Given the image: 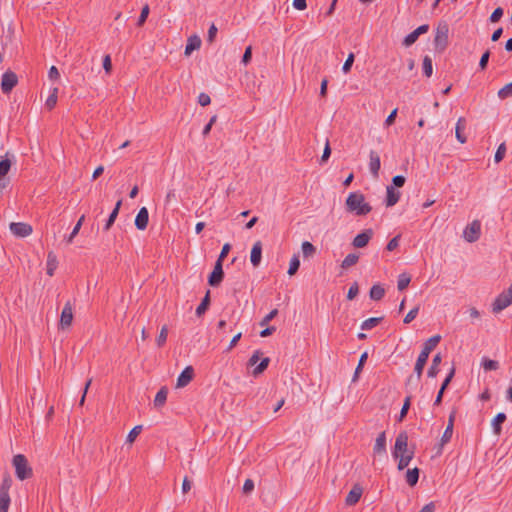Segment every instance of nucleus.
<instances>
[{
  "label": "nucleus",
  "mask_w": 512,
  "mask_h": 512,
  "mask_svg": "<svg viewBox=\"0 0 512 512\" xmlns=\"http://www.w3.org/2000/svg\"><path fill=\"white\" fill-rule=\"evenodd\" d=\"M490 51L489 50H486L481 58H480V61H479V67L481 70H485L487 68V65H488V62H489V58H490Z\"/></svg>",
  "instance_id": "nucleus-52"
},
{
  "label": "nucleus",
  "mask_w": 512,
  "mask_h": 512,
  "mask_svg": "<svg viewBox=\"0 0 512 512\" xmlns=\"http://www.w3.org/2000/svg\"><path fill=\"white\" fill-rule=\"evenodd\" d=\"M354 61H355V55H354V53L351 52V53L348 54V56H347V58H346V60H345V62L343 64V66H342V71L345 74L350 72V70H351V68L353 66Z\"/></svg>",
  "instance_id": "nucleus-45"
},
{
  "label": "nucleus",
  "mask_w": 512,
  "mask_h": 512,
  "mask_svg": "<svg viewBox=\"0 0 512 512\" xmlns=\"http://www.w3.org/2000/svg\"><path fill=\"white\" fill-rule=\"evenodd\" d=\"M201 46V39L197 35L190 36L185 46L184 54L189 56L194 50L199 49Z\"/></svg>",
  "instance_id": "nucleus-20"
},
{
  "label": "nucleus",
  "mask_w": 512,
  "mask_h": 512,
  "mask_svg": "<svg viewBox=\"0 0 512 512\" xmlns=\"http://www.w3.org/2000/svg\"><path fill=\"white\" fill-rule=\"evenodd\" d=\"M373 234L374 232L371 228L363 230L361 233L357 234L353 239V246L356 248H364L369 243Z\"/></svg>",
  "instance_id": "nucleus-11"
},
{
  "label": "nucleus",
  "mask_w": 512,
  "mask_h": 512,
  "mask_svg": "<svg viewBox=\"0 0 512 512\" xmlns=\"http://www.w3.org/2000/svg\"><path fill=\"white\" fill-rule=\"evenodd\" d=\"M85 220V215H82L79 220L77 221L76 225L74 226L72 232L67 237L66 241L68 244L72 243L74 237L79 233V230L81 229V226Z\"/></svg>",
  "instance_id": "nucleus-35"
},
{
  "label": "nucleus",
  "mask_w": 512,
  "mask_h": 512,
  "mask_svg": "<svg viewBox=\"0 0 512 512\" xmlns=\"http://www.w3.org/2000/svg\"><path fill=\"white\" fill-rule=\"evenodd\" d=\"M512 304V290H504L492 302L491 308L494 314H498Z\"/></svg>",
  "instance_id": "nucleus-5"
},
{
  "label": "nucleus",
  "mask_w": 512,
  "mask_h": 512,
  "mask_svg": "<svg viewBox=\"0 0 512 512\" xmlns=\"http://www.w3.org/2000/svg\"><path fill=\"white\" fill-rule=\"evenodd\" d=\"M168 395V389L166 386H163L160 388V390L157 392L155 399H154V406L155 407H162L166 403Z\"/></svg>",
  "instance_id": "nucleus-28"
},
{
  "label": "nucleus",
  "mask_w": 512,
  "mask_h": 512,
  "mask_svg": "<svg viewBox=\"0 0 512 512\" xmlns=\"http://www.w3.org/2000/svg\"><path fill=\"white\" fill-rule=\"evenodd\" d=\"M418 311H419V307L418 306H416L413 309H411L407 313V315L405 316L404 323L408 324V323L412 322L416 318V316L418 314Z\"/></svg>",
  "instance_id": "nucleus-57"
},
{
  "label": "nucleus",
  "mask_w": 512,
  "mask_h": 512,
  "mask_svg": "<svg viewBox=\"0 0 512 512\" xmlns=\"http://www.w3.org/2000/svg\"><path fill=\"white\" fill-rule=\"evenodd\" d=\"M406 178L403 175H396L392 178V185L394 188H401L404 186Z\"/></svg>",
  "instance_id": "nucleus-55"
},
{
  "label": "nucleus",
  "mask_w": 512,
  "mask_h": 512,
  "mask_svg": "<svg viewBox=\"0 0 512 512\" xmlns=\"http://www.w3.org/2000/svg\"><path fill=\"white\" fill-rule=\"evenodd\" d=\"M358 259H359V257L356 254L350 253L344 258V260L342 262V267L348 268L350 266H353L357 263Z\"/></svg>",
  "instance_id": "nucleus-43"
},
{
  "label": "nucleus",
  "mask_w": 512,
  "mask_h": 512,
  "mask_svg": "<svg viewBox=\"0 0 512 512\" xmlns=\"http://www.w3.org/2000/svg\"><path fill=\"white\" fill-rule=\"evenodd\" d=\"M506 414L503 413V412H500L498 413L492 420V428H493V432L495 435H500L501 434V425L505 422L506 420Z\"/></svg>",
  "instance_id": "nucleus-25"
},
{
  "label": "nucleus",
  "mask_w": 512,
  "mask_h": 512,
  "mask_svg": "<svg viewBox=\"0 0 512 512\" xmlns=\"http://www.w3.org/2000/svg\"><path fill=\"white\" fill-rule=\"evenodd\" d=\"M300 267V260L298 258V256L294 255L291 260H290V263H289V269H288V274L289 275H294L298 269Z\"/></svg>",
  "instance_id": "nucleus-41"
},
{
  "label": "nucleus",
  "mask_w": 512,
  "mask_h": 512,
  "mask_svg": "<svg viewBox=\"0 0 512 512\" xmlns=\"http://www.w3.org/2000/svg\"><path fill=\"white\" fill-rule=\"evenodd\" d=\"M481 235V223L479 220H474L466 226L463 232V237L469 243L476 242Z\"/></svg>",
  "instance_id": "nucleus-7"
},
{
  "label": "nucleus",
  "mask_w": 512,
  "mask_h": 512,
  "mask_svg": "<svg viewBox=\"0 0 512 512\" xmlns=\"http://www.w3.org/2000/svg\"><path fill=\"white\" fill-rule=\"evenodd\" d=\"M18 84V76L11 70L3 73L1 78V90L4 94H9Z\"/></svg>",
  "instance_id": "nucleus-6"
},
{
  "label": "nucleus",
  "mask_w": 512,
  "mask_h": 512,
  "mask_svg": "<svg viewBox=\"0 0 512 512\" xmlns=\"http://www.w3.org/2000/svg\"><path fill=\"white\" fill-rule=\"evenodd\" d=\"M419 38V34L416 33V31H412L411 33H409L403 40L402 44L405 46V47H410L411 45H413Z\"/></svg>",
  "instance_id": "nucleus-46"
},
{
  "label": "nucleus",
  "mask_w": 512,
  "mask_h": 512,
  "mask_svg": "<svg viewBox=\"0 0 512 512\" xmlns=\"http://www.w3.org/2000/svg\"><path fill=\"white\" fill-rule=\"evenodd\" d=\"M231 250V244L225 243L216 261H220L223 264L224 259L227 257Z\"/></svg>",
  "instance_id": "nucleus-54"
},
{
  "label": "nucleus",
  "mask_w": 512,
  "mask_h": 512,
  "mask_svg": "<svg viewBox=\"0 0 512 512\" xmlns=\"http://www.w3.org/2000/svg\"><path fill=\"white\" fill-rule=\"evenodd\" d=\"M482 367L485 371H493L499 368V363L495 360L484 357L481 362Z\"/></svg>",
  "instance_id": "nucleus-36"
},
{
  "label": "nucleus",
  "mask_w": 512,
  "mask_h": 512,
  "mask_svg": "<svg viewBox=\"0 0 512 512\" xmlns=\"http://www.w3.org/2000/svg\"><path fill=\"white\" fill-rule=\"evenodd\" d=\"M455 416H456L455 411H452L449 415L447 427H446V429L442 435V438H441L442 445L449 442L452 437Z\"/></svg>",
  "instance_id": "nucleus-18"
},
{
  "label": "nucleus",
  "mask_w": 512,
  "mask_h": 512,
  "mask_svg": "<svg viewBox=\"0 0 512 512\" xmlns=\"http://www.w3.org/2000/svg\"><path fill=\"white\" fill-rule=\"evenodd\" d=\"M48 77L51 81H56L60 78V73L56 66H51L48 71Z\"/></svg>",
  "instance_id": "nucleus-63"
},
{
  "label": "nucleus",
  "mask_w": 512,
  "mask_h": 512,
  "mask_svg": "<svg viewBox=\"0 0 512 512\" xmlns=\"http://www.w3.org/2000/svg\"><path fill=\"white\" fill-rule=\"evenodd\" d=\"M209 305H210V290H207L206 295L204 296L201 303L196 308V315L198 317L203 316L206 313V311L208 310Z\"/></svg>",
  "instance_id": "nucleus-29"
},
{
  "label": "nucleus",
  "mask_w": 512,
  "mask_h": 512,
  "mask_svg": "<svg viewBox=\"0 0 512 512\" xmlns=\"http://www.w3.org/2000/svg\"><path fill=\"white\" fill-rule=\"evenodd\" d=\"M506 150H507V148H506V144L504 142L498 146V148L495 152V155H494L495 163H500L503 160V158L505 157V154H506Z\"/></svg>",
  "instance_id": "nucleus-39"
},
{
  "label": "nucleus",
  "mask_w": 512,
  "mask_h": 512,
  "mask_svg": "<svg viewBox=\"0 0 512 512\" xmlns=\"http://www.w3.org/2000/svg\"><path fill=\"white\" fill-rule=\"evenodd\" d=\"M141 431H142L141 425H137V426L133 427L127 435L126 442H128L130 444L133 443L135 441V439L137 438V436L141 433Z\"/></svg>",
  "instance_id": "nucleus-44"
},
{
  "label": "nucleus",
  "mask_w": 512,
  "mask_h": 512,
  "mask_svg": "<svg viewBox=\"0 0 512 512\" xmlns=\"http://www.w3.org/2000/svg\"><path fill=\"white\" fill-rule=\"evenodd\" d=\"M411 282V275L407 272L401 273L397 279V288H407Z\"/></svg>",
  "instance_id": "nucleus-33"
},
{
  "label": "nucleus",
  "mask_w": 512,
  "mask_h": 512,
  "mask_svg": "<svg viewBox=\"0 0 512 512\" xmlns=\"http://www.w3.org/2000/svg\"><path fill=\"white\" fill-rule=\"evenodd\" d=\"M380 167L381 161L379 154L376 151L371 150L369 153V170L373 177L378 178Z\"/></svg>",
  "instance_id": "nucleus-14"
},
{
  "label": "nucleus",
  "mask_w": 512,
  "mask_h": 512,
  "mask_svg": "<svg viewBox=\"0 0 512 512\" xmlns=\"http://www.w3.org/2000/svg\"><path fill=\"white\" fill-rule=\"evenodd\" d=\"M73 321V304L70 300H68L62 310L59 325L62 329L68 328L71 326Z\"/></svg>",
  "instance_id": "nucleus-8"
},
{
  "label": "nucleus",
  "mask_w": 512,
  "mask_h": 512,
  "mask_svg": "<svg viewBox=\"0 0 512 512\" xmlns=\"http://www.w3.org/2000/svg\"><path fill=\"white\" fill-rule=\"evenodd\" d=\"M374 454H385L386 453V434L381 432L375 441L373 447Z\"/></svg>",
  "instance_id": "nucleus-21"
},
{
  "label": "nucleus",
  "mask_w": 512,
  "mask_h": 512,
  "mask_svg": "<svg viewBox=\"0 0 512 512\" xmlns=\"http://www.w3.org/2000/svg\"><path fill=\"white\" fill-rule=\"evenodd\" d=\"M148 223H149V212H148V209L146 207H142L140 208V210L138 211L136 217H135V227L138 229V230H145L148 226Z\"/></svg>",
  "instance_id": "nucleus-12"
},
{
  "label": "nucleus",
  "mask_w": 512,
  "mask_h": 512,
  "mask_svg": "<svg viewBox=\"0 0 512 512\" xmlns=\"http://www.w3.org/2000/svg\"><path fill=\"white\" fill-rule=\"evenodd\" d=\"M503 13H504L503 8H501V7H497V8L492 12V14H491V15H490V17H489L490 22H492V23H496V22L500 21V19H501V18H502V16H503Z\"/></svg>",
  "instance_id": "nucleus-50"
},
{
  "label": "nucleus",
  "mask_w": 512,
  "mask_h": 512,
  "mask_svg": "<svg viewBox=\"0 0 512 512\" xmlns=\"http://www.w3.org/2000/svg\"><path fill=\"white\" fill-rule=\"evenodd\" d=\"M58 88H54L53 92L48 96L45 106L48 110H52L57 103Z\"/></svg>",
  "instance_id": "nucleus-38"
},
{
  "label": "nucleus",
  "mask_w": 512,
  "mask_h": 512,
  "mask_svg": "<svg viewBox=\"0 0 512 512\" xmlns=\"http://www.w3.org/2000/svg\"><path fill=\"white\" fill-rule=\"evenodd\" d=\"M224 278L223 264L216 261L213 271L208 276V284L212 287L220 285Z\"/></svg>",
  "instance_id": "nucleus-10"
},
{
  "label": "nucleus",
  "mask_w": 512,
  "mask_h": 512,
  "mask_svg": "<svg viewBox=\"0 0 512 512\" xmlns=\"http://www.w3.org/2000/svg\"><path fill=\"white\" fill-rule=\"evenodd\" d=\"M261 259H262V243H261V241L258 240L252 246L251 253H250V261L254 267H258L261 263Z\"/></svg>",
  "instance_id": "nucleus-16"
},
{
  "label": "nucleus",
  "mask_w": 512,
  "mask_h": 512,
  "mask_svg": "<svg viewBox=\"0 0 512 512\" xmlns=\"http://www.w3.org/2000/svg\"><path fill=\"white\" fill-rule=\"evenodd\" d=\"M498 97L500 99H506L512 97V82L506 84L498 91Z\"/></svg>",
  "instance_id": "nucleus-40"
},
{
  "label": "nucleus",
  "mask_w": 512,
  "mask_h": 512,
  "mask_svg": "<svg viewBox=\"0 0 512 512\" xmlns=\"http://www.w3.org/2000/svg\"><path fill=\"white\" fill-rule=\"evenodd\" d=\"M368 358V354L367 352H364L361 356H360V359H359V362H358V365L355 369V373L353 375V378H352V381L353 382H356L357 379H358V376H359V373L361 372L366 360Z\"/></svg>",
  "instance_id": "nucleus-37"
},
{
  "label": "nucleus",
  "mask_w": 512,
  "mask_h": 512,
  "mask_svg": "<svg viewBox=\"0 0 512 512\" xmlns=\"http://www.w3.org/2000/svg\"><path fill=\"white\" fill-rule=\"evenodd\" d=\"M251 59H252V47L248 46V47H246V49L244 51L241 62L244 65H247L251 61Z\"/></svg>",
  "instance_id": "nucleus-61"
},
{
  "label": "nucleus",
  "mask_w": 512,
  "mask_h": 512,
  "mask_svg": "<svg viewBox=\"0 0 512 512\" xmlns=\"http://www.w3.org/2000/svg\"><path fill=\"white\" fill-rule=\"evenodd\" d=\"M440 340H441L440 335H434V336L430 337L428 340L425 341L421 353H424L425 355L429 356L431 351L438 345Z\"/></svg>",
  "instance_id": "nucleus-22"
},
{
  "label": "nucleus",
  "mask_w": 512,
  "mask_h": 512,
  "mask_svg": "<svg viewBox=\"0 0 512 512\" xmlns=\"http://www.w3.org/2000/svg\"><path fill=\"white\" fill-rule=\"evenodd\" d=\"M278 314V310L277 309H273L272 311H270L261 321H260V325L261 326H266L274 317H276V315Z\"/></svg>",
  "instance_id": "nucleus-59"
},
{
  "label": "nucleus",
  "mask_w": 512,
  "mask_h": 512,
  "mask_svg": "<svg viewBox=\"0 0 512 512\" xmlns=\"http://www.w3.org/2000/svg\"><path fill=\"white\" fill-rule=\"evenodd\" d=\"M428 357L427 355H425L424 353H421L419 354L417 360H416V363H415V367H414V372L416 373V376H417V380H420L421 376H422V373H423V369L427 363V360H428Z\"/></svg>",
  "instance_id": "nucleus-24"
},
{
  "label": "nucleus",
  "mask_w": 512,
  "mask_h": 512,
  "mask_svg": "<svg viewBox=\"0 0 512 512\" xmlns=\"http://www.w3.org/2000/svg\"><path fill=\"white\" fill-rule=\"evenodd\" d=\"M198 103L201 105V106H207L211 103V98L208 94L202 92L199 94L198 96Z\"/></svg>",
  "instance_id": "nucleus-62"
},
{
  "label": "nucleus",
  "mask_w": 512,
  "mask_h": 512,
  "mask_svg": "<svg viewBox=\"0 0 512 512\" xmlns=\"http://www.w3.org/2000/svg\"><path fill=\"white\" fill-rule=\"evenodd\" d=\"M118 214H119V213H117L116 211H112V212L110 213V215H109L108 219L106 220L105 225H104V227H103V230H104V231H106V232H107V231H109V230H110V228L113 226V224H114L115 220L117 219Z\"/></svg>",
  "instance_id": "nucleus-49"
},
{
  "label": "nucleus",
  "mask_w": 512,
  "mask_h": 512,
  "mask_svg": "<svg viewBox=\"0 0 512 512\" xmlns=\"http://www.w3.org/2000/svg\"><path fill=\"white\" fill-rule=\"evenodd\" d=\"M347 212L354 213L356 216H366L372 211V206L365 202V197L361 192H351L345 201Z\"/></svg>",
  "instance_id": "nucleus-2"
},
{
  "label": "nucleus",
  "mask_w": 512,
  "mask_h": 512,
  "mask_svg": "<svg viewBox=\"0 0 512 512\" xmlns=\"http://www.w3.org/2000/svg\"><path fill=\"white\" fill-rule=\"evenodd\" d=\"M315 251H316V248L312 243H310L308 241H304L302 243V252H303L304 257L312 256L315 253Z\"/></svg>",
  "instance_id": "nucleus-42"
},
{
  "label": "nucleus",
  "mask_w": 512,
  "mask_h": 512,
  "mask_svg": "<svg viewBox=\"0 0 512 512\" xmlns=\"http://www.w3.org/2000/svg\"><path fill=\"white\" fill-rule=\"evenodd\" d=\"M194 377V369L192 366H187L178 376L176 387L183 388L187 386Z\"/></svg>",
  "instance_id": "nucleus-13"
},
{
  "label": "nucleus",
  "mask_w": 512,
  "mask_h": 512,
  "mask_svg": "<svg viewBox=\"0 0 512 512\" xmlns=\"http://www.w3.org/2000/svg\"><path fill=\"white\" fill-rule=\"evenodd\" d=\"M167 335L168 329L166 326H163L156 340L158 346H162L166 342Z\"/></svg>",
  "instance_id": "nucleus-51"
},
{
  "label": "nucleus",
  "mask_w": 512,
  "mask_h": 512,
  "mask_svg": "<svg viewBox=\"0 0 512 512\" xmlns=\"http://www.w3.org/2000/svg\"><path fill=\"white\" fill-rule=\"evenodd\" d=\"M400 238H401V235L398 234L396 235L395 237H393L387 244L386 246V250L387 251H393L395 250L398 246H399V241H400Z\"/></svg>",
  "instance_id": "nucleus-53"
},
{
  "label": "nucleus",
  "mask_w": 512,
  "mask_h": 512,
  "mask_svg": "<svg viewBox=\"0 0 512 512\" xmlns=\"http://www.w3.org/2000/svg\"><path fill=\"white\" fill-rule=\"evenodd\" d=\"M103 68L107 74L112 71V61L110 55H105L103 58Z\"/></svg>",
  "instance_id": "nucleus-64"
},
{
  "label": "nucleus",
  "mask_w": 512,
  "mask_h": 512,
  "mask_svg": "<svg viewBox=\"0 0 512 512\" xmlns=\"http://www.w3.org/2000/svg\"><path fill=\"white\" fill-rule=\"evenodd\" d=\"M254 481L252 479H247L245 482H244V485H243V493L244 494H250L253 490H254Z\"/></svg>",
  "instance_id": "nucleus-60"
},
{
  "label": "nucleus",
  "mask_w": 512,
  "mask_h": 512,
  "mask_svg": "<svg viewBox=\"0 0 512 512\" xmlns=\"http://www.w3.org/2000/svg\"><path fill=\"white\" fill-rule=\"evenodd\" d=\"M418 479H419V469L418 468H413V469L407 470V472H406V482L410 486L416 485L417 482H418Z\"/></svg>",
  "instance_id": "nucleus-31"
},
{
  "label": "nucleus",
  "mask_w": 512,
  "mask_h": 512,
  "mask_svg": "<svg viewBox=\"0 0 512 512\" xmlns=\"http://www.w3.org/2000/svg\"><path fill=\"white\" fill-rule=\"evenodd\" d=\"M441 361H442L441 354L437 353L433 357L432 364L428 369V372H427L428 377L434 378L437 376V374L439 372V365H440Z\"/></svg>",
  "instance_id": "nucleus-26"
},
{
  "label": "nucleus",
  "mask_w": 512,
  "mask_h": 512,
  "mask_svg": "<svg viewBox=\"0 0 512 512\" xmlns=\"http://www.w3.org/2000/svg\"><path fill=\"white\" fill-rule=\"evenodd\" d=\"M411 399H412V397L410 395L405 398L402 409L400 411V415H399V419H398L399 421H402L404 419V417L407 415L408 410L411 405Z\"/></svg>",
  "instance_id": "nucleus-47"
},
{
  "label": "nucleus",
  "mask_w": 512,
  "mask_h": 512,
  "mask_svg": "<svg viewBox=\"0 0 512 512\" xmlns=\"http://www.w3.org/2000/svg\"><path fill=\"white\" fill-rule=\"evenodd\" d=\"M380 321H381L380 317L368 318L362 322L361 329L362 330H370V329L374 328L375 326H377L380 323Z\"/></svg>",
  "instance_id": "nucleus-34"
},
{
  "label": "nucleus",
  "mask_w": 512,
  "mask_h": 512,
  "mask_svg": "<svg viewBox=\"0 0 512 512\" xmlns=\"http://www.w3.org/2000/svg\"><path fill=\"white\" fill-rule=\"evenodd\" d=\"M10 231L17 237H27L33 232L32 226L24 222H12L10 223Z\"/></svg>",
  "instance_id": "nucleus-9"
},
{
  "label": "nucleus",
  "mask_w": 512,
  "mask_h": 512,
  "mask_svg": "<svg viewBox=\"0 0 512 512\" xmlns=\"http://www.w3.org/2000/svg\"><path fill=\"white\" fill-rule=\"evenodd\" d=\"M449 25L446 21H440L437 25L434 37L435 51L443 53L448 47Z\"/></svg>",
  "instance_id": "nucleus-3"
},
{
  "label": "nucleus",
  "mask_w": 512,
  "mask_h": 512,
  "mask_svg": "<svg viewBox=\"0 0 512 512\" xmlns=\"http://www.w3.org/2000/svg\"><path fill=\"white\" fill-rule=\"evenodd\" d=\"M465 128H466V119L464 117H460L456 123L455 136H456V139L461 144H464L467 141V137L463 134V131L465 130Z\"/></svg>",
  "instance_id": "nucleus-19"
},
{
  "label": "nucleus",
  "mask_w": 512,
  "mask_h": 512,
  "mask_svg": "<svg viewBox=\"0 0 512 512\" xmlns=\"http://www.w3.org/2000/svg\"><path fill=\"white\" fill-rule=\"evenodd\" d=\"M9 153L7 152L4 157H0V177L8 176L11 170L12 160L8 158Z\"/></svg>",
  "instance_id": "nucleus-27"
},
{
  "label": "nucleus",
  "mask_w": 512,
  "mask_h": 512,
  "mask_svg": "<svg viewBox=\"0 0 512 512\" xmlns=\"http://www.w3.org/2000/svg\"><path fill=\"white\" fill-rule=\"evenodd\" d=\"M331 155V147H330V144H329V141L327 140L326 141V144H325V147H324V150H323V154L321 156V159H320V163H325L328 161L329 157Z\"/></svg>",
  "instance_id": "nucleus-58"
},
{
  "label": "nucleus",
  "mask_w": 512,
  "mask_h": 512,
  "mask_svg": "<svg viewBox=\"0 0 512 512\" xmlns=\"http://www.w3.org/2000/svg\"><path fill=\"white\" fill-rule=\"evenodd\" d=\"M401 193L396 191L393 186H387L385 204L387 207L394 206L400 199Z\"/></svg>",
  "instance_id": "nucleus-17"
},
{
  "label": "nucleus",
  "mask_w": 512,
  "mask_h": 512,
  "mask_svg": "<svg viewBox=\"0 0 512 512\" xmlns=\"http://www.w3.org/2000/svg\"><path fill=\"white\" fill-rule=\"evenodd\" d=\"M57 268V257L53 252H49L47 255V274L52 276L55 269Z\"/></svg>",
  "instance_id": "nucleus-30"
},
{
  "label": "nucleus",
  "mask_w": 512,
  "mask_h": 512,
  "mask_svg": "<svg viewBox=\"0 0 512 512\" xmlns=\"http://www.w3.org/2000/svg\"><path fill=\"white\" fill-rule=\"evenodd\" d=\"M13 466L15 467L16 476L20 480H25L32 476V469L24 455H15L13 457Z\"/></svg>",
  "instance_id": "nucleus-4"
},
{
  "label": "nucleus",
  "mask_w": 512,
  "mask_h": 512,
  "mask_svg": "<svg viewBox=\"0 0 512 512\" xmlns=\"http://www.w3.org/2000/svg\"><path fill=\"white\" fill-rule=\"evenodd\" d=\"M149 12H150V9H149V6L146 4L142 10H141V13H140V16L138 18V21H137V26L138 27H141L145 21L147 20L148 18V15H149Z\"/></svg>",
  "instance_id": "nucleus-48"
},
{
  "label": "nucleus",
  "mask_w": 512,
  "mask_h": 512,
  "mask_svg": "<svg viewBox=\"0 0 512 512\" xmlns=\"http://www.w3.org/2000/svg\"><path fill=\"white\" fill-rule=\"evenodd\" d=\"M362 494L363 488L359 484H355L346 496L345 504L347 506L355 505L360 500Z\"/></svg>",
  "instance_id": "nucleus-15"
},
{
  "label": "nucleus",
  "mask_w": 512,
  "mask_h": 512,
  "mask_svg": "<svg viewBox=\"0 0 512 512\" xmlns=\"http://www.w3.org/2000/svg\"><path fill=\"white\" fill-rule=\"evenodd\" d=\"M269 358H264L259 364L258 366L253 370V374L254 375H258V374H261L268 366L269 364Z\"/></svg>",
  "instance_id": "nucleus-56"
},
{
  "label": "nucleus",
  "mask_w": 512,
  "mask_h": 512,
  "mask_svg": "<svg viewBox=\"0 0 512 512\" xmlns=\"http://www.w3.org/2000/svg\"><path fill=\"white\" fill-rule=\"evenodd\" d=\"M10 505V496L8 489L4 486L0 487V512H8Z\"/></svg>",
  "instance_id": "nucleus-23"
},
{
  "label": "nucleus",
  "mask_w": 512,
  "mask_h": 512,
  "mask_svg": "<svg viewBox=\"0 0 512 512\" xmlns=\"http://www.w3.org/2000/svg\"><path fill=\"white\" fill-rule=\"evenodd\" d=\"M423 74L426 77H431L433 73L432 59L430 56L425 55L422 63Z\"/></svg>",
  "instance_id": "nucleus-32"
},
{
  "label": "nucleus",
  "mask_w": 512,
  "mask_h": 512,
  "mask_svg": "<svg viewBox=\"0 0 512 512\" xmlns=\"http://www.w3.org/2000/svg\"><path fill=\"white\" fill-rule=\"evenodd\" d=\"M392 455L394 458L399 459V470L406 468L413 459L414 449L408 447V434L405 431L397 435Z\"/></svg>",
  "instance_id": "nucleus-1"
}]
</instances>
